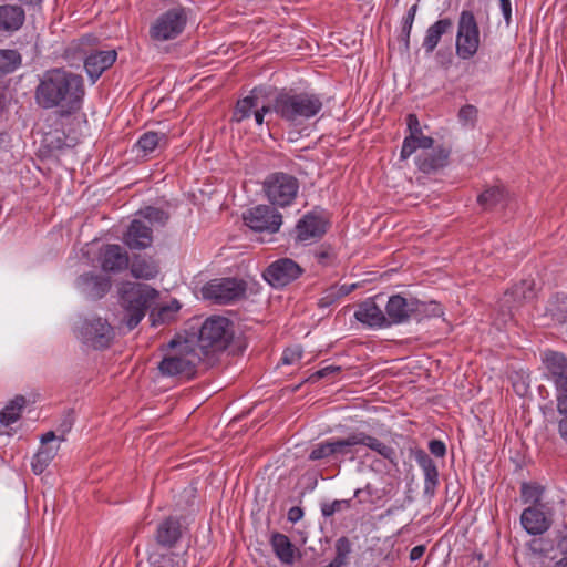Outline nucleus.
Wrapping results in <instances>:
<instances>
[{
    "label": "nucleus",
    "instance_id": "1",
    "mask_svg": "<svg viewBox=\"0 0 567 567\" xmlns=\"http://www.w3.org/2000/svg\"><path fill=\"white\" fill-rule=\"evenodd\" d=\"M84 95L83 76L64 68H52L43 72L34 92L40 107L56 109L61 117L78 113L83 106Z\"/></svg>",
    "mask_w": 567,
    "mask_h": 567
},
{
    "label": "nucleus",
    "instance_id": "2",
    "mask_svg": "<svg viewBox=\"0 0 567 567\" xmlns=\"http://www.w3.org/2000/svg\"><path fill=\"white\" fill-rule=\"evenodd\" d=\"M194 340L172 339L162 347L164 354L157 363L158 377L174 382L190 381L197 377L203 354L198 353Z\"/></svg>",
    "mask_w": 567,
    "mask_h": 567
},
{
    "label": "nucleus",
    "instance_id": "3",
    "mask_svg": "<svg viewBox=\"0 0 567 567\" xmlns=\"http://www.w3.org/2000/svg\"><path fill=\"white\" fill-rule=\"evenodd\" d=\"M275 114L290 126H300L323 109L322 95L313 91L282 89L274 96Z\"/></svg>",
    "mask_w": 567,
    "mask_h": 567
},
{
    "label": "nucleus",
    "instance_id": "4",
    "mask_svg": "<svg viewBox=\"0 0 567 567\" xmlns=\"http://www.w3.org/2000/svg\"><path fill=\"white\" fill-rule=\"evenodd\" d=\"M235 336L234 323L223 316L207 318L196 333L188 336L187 340H194L198 353L203 354L205 361L224 352L231 343Z\"/></svg>",
    "mask_w": 567,
    "mask_h": 567
},
{
    "label": "nucleus",
    "instance_id": "5",
    "mask_svg": "<svg viewBox=\"0 0 567 567\" xmlns=\"http://www.w3.org/2000/svg\"><path fill=\"white\" fill-rule=\"evenodd\" d=\"M96 37L92 34H84L81 38L71 41V43L65 50L66 54L85 55L84 69L92 83H95L100 79V76L115 63L117 59V52L114 49H92V47L96 44Z\"/></svg>",
    "mask_w": 567,
    "mask_h": 567
},
{
    "label": "nucleus",
    "instance_id": "6",
    "mask_svg": "<svg viewBox=\"0 0 567 567\" xmlns=\"http://www.w3.org/2000/svg\"><path fill=\"white\" fill-rule=\"evenodd\" d=\"M157 297L158 291L145 284H130L124 287L121 301L124 309V321L130 330L142 321Z\"/></svg>",
    "mask_w": 567,
    "mask_h": 567
},
{
    "label": "nucleus",
    "instance_id": "7",
    "mask_svg": "<svg viewBox=\"0 0 567 567\" xmlns=\"http://www.w3.org/2000/svg\"><path fill=\"white\" fill-rule=\"evenodd\" d=\"M299 188L298 178L285 172L271 173L262 182L265 196L274 207L291 206L298 196Z\"/></svg>",
    "mask_w": 567,
    "mask_h": 567
},
{
    "label": "nucleus",
    "instance_id": "8",
    "mask_svg": "<svg viewBox=\"0 0 567 567\" xmlns=\"http://www.w3.org/2000/svg\"><path fill=\"white\" fill-rule=\"evenodd\" d=\"M481 45V31L471 10H462L457 20L455 37V53L460 60L466 61L474 58Z\"/></svg>",
    "mask_w": 567,
    "mask_h": 567
},
{
    "label": "nucleus",
    "instance_id": "9",
    "mask_svg": "<svg viewBox=\"0 0 567 567\" xmlns=\"http://www.w3.org/2000/svg\"><path fill=\"white\" fill-rule=\"evenodd\" d=\"M187 21L186 8L176 4L156 18L150 28V37L157 42L174 40L184 32Z\"/></svg>",
    "mask_w": 567,
    "mask_h": 567
},
{
    "label": "nucleus",
    "instance_id": "10",
    "mask_svg": "<svg viewBox=\"0 0 567 567\" xmlns=\"http://www.w3.org/2000/svg\"><path fill=\"white\" fill-rule=\"evenodd\" d=\"M78 338L86 346L103 350L111 346L114 330L107 320L100 317L84 318L76 327Z\"/></svg>",
    "mask_w": 567,
    "mask_h": 567
},
{
    "label": "nucleus",
    "instance_id": "11",
    "mask_svg": "<svg viewBox=\"0 0 567 567\" xmlns=\"http://www.w3.org/2000/svg\"><path fill=\"white\" fill-rule=\"evenodd\" d=\"M247 284L237 278L213 279L202 288L204 299L216 305H229L245 297Z\"/></svg>",
    "mask_w": 567,
    "mask_h": 567
},
{
    "label": "nucleus",
    "instance_id": "12",
    "mask_svg": "<svg viewBox=\"0 0 567 567\" xmlns=\"http://www.w3.org/2000/svg\"><path fill=\"white\" fill-rule=\"evenodd\" d=\"M245 224L258 233H277L282 225V215L272 205H257L243 215Z\"/></svg>",
    "mask_w": 567,
    "mask_h": 567
},
{
    "label": "nucleus",
    "instance_id": "13",
    "mask_svg": "<svg viewBox=\"0 0 567 567\" xmlns=\"http://www.w3.org/2000/svg\"><path fill=\"white\" fill-rule=\"evenodd\" d=\"M303 269L290 258L272 261L262 274L264 279L274 288H282L297 280Z\"/></svg>",
    "mask_w": 567,
    "mask_h": 567
},
{
    "label": "nucleus",
    "instance_id": "14",
    "mask_svg": "<svg viewBox=\"0 0 567 567\" xmlns=\"http://www.w3.org/2000/svg\"><path fill=\"white\" fill-rule=\"evenodd\" d=\"M99 264L103 271L118 274L130 266L128 254L117 244H105L99 250Z\"/></svg>",
    "mask_w": 567,
    "mask_h": 567
},
{
    "label": "nucleus",
    "instance_id": "15",
    "mask_svg": "<svg viewBox=\"0 0 567 567\" xmlns=\"http://www.w3.org/2000/svg\"><path fill=\"white\" fill-rule=\"evenodd\" d=\"M328 229L327 220L316 213H307L296 225V239L309 241L320 239Z\"/></svg>",
    "mask_w": 567,
    "mask_h": 567
},
{
    "label": "nucleus",
    "instance_id": "16",
    "mask_svg": "<svg viewBox=\"0 0 567 567\" xmlns=\"http://www.w3.org/2000/svg\"><path fill=\"white\" fill-rule=\"evenodd\" d=\"M412 297L405 298L400 293L389 297L384 307L389 328L412 321Z\"/></svg>",
    "mask_w": 567,
    "mask_h": 567
},
{
    "label": "nucleus",
    "instance_id": "17",
    "mask_svg": "<svg viewBox=\"0 0 567 567\" xmlns=\"http://www.w3.org/2000/svg\"><path fill=\"white\" fill-rule=\"evenodd\" d=\"M543 363L555 390L567 388V358L560 352L549 350L544 353Z\"/></svg>",
    "mask_w": 567,
    "mask_h": 567
},
{
    "label": "nucleus",
    "instance_id": "18",
    "mask_svg": "<svg viewBox=\"0 0 567 567\" xmlns=\"http://www.w3.org/2000/svg\"><path fill=\"white\" fill-rule=\"evenodd\" d=\"M123 243L131 250H144L152 246L153 230L144 221L133 219L123 234Z\"/></svg>",
    "mask_w": 567,
    "mask_h": 567
},
{
    "label": "nucleus",
    "instance_id": "19",
    "mask_svg": "<svg viewBox=\"0 0 567 567\" xmlns=\"http://www.w3.org/2000/svg\"><path fill=\"white\" fill-rule=\"evenodd\" d=\"M183 536V526L179 518L168 516L161 520L155 530V542L164 549L174 548Z\"/></svg>",
    "mask_w": 567,
    "mask_h": 567
},
{
    "label": "nucleus",
    "instance_id": "20",
    "mask_svg": "<svg viewBox=\"0 0 567 567\" xmlns=\"http://www.w3.org/2000/svg\"><path fill=\"white\" fill-rule=\"evenodd\" d=\"M354 318L370 328H389V323L385 318V309L383 310L378 306L374 298H368L360 302L354 312Z\"/></svg>",
    "mask_w": 567,
    "mask_h": 567
},
{
    "label": "nucleus",
    "instance_id": "21",
    "mask_svg": "<svg viewBox=\"0 0 567 567\" xmlns=\"http://www.w3.org/2000/svg\"><path fill=\"white\" fill-rule=\"evenodd\" d=\"M450 154L451 151L442 145L432 147V151L423 150L415 157V165L422 173L431 174L447 165Z\"/></svg>",
    "mask_w": 567,
    "mask_h": 567
},
{
    "label": "nucleus",
    "instance_id": "22",
    "mask_svg": "<svg viewBox=\"0 0 567 567\" xmlns=\"http://www.w3.org/2000/svg\"><path fill=\"white\" fill-rule=\"evenodd\" d=\"M78 286L91 299H101L110 288V278L94 272H85L78 278Z\"/></svg>",
    "mask_w": 567,
    "mask_h": 567
},
{
    "label": "nucleus",
    "instance_id": "23",
    "mask_svg": "<svg viewBox=\"0 0 567 567\" xmlns=\"http://www.w3.org/2000/svg\"><path fill=\"white\" fill-rule=\"evenodd\" d=\"M25 21L22 6L0 4V33L12 34L19 31Z\"/></svg>",
    "mask_w": 567,
    "mask_h": 567
},
{
    "label": "nucleus",
    "instance_id": "24",
    "mask_svg": "<svg viewBox=\"0 0 567 567\" xmlns=\"http://www.w3.org/2000/svg\"><path fill=\"white\" fill-rule=\"evenodd\" d=\"M414 456L424 475V495L433 497L439 485V471L436 464L423 450H417Z\"/></svg>",
    "mask_w": 567,
    "mask_h": 567
},
{
    "label": "nucleus",
    "instance_id": "25",
    "mask_svg": "<svg viewBox=\"0 0 567 567\" xmlns=\"http://www.w3.org/2000/svg\"><path fill=\"white\" fill-rule=\"evenodd\" d=\"M520 524L528 534L542 535L549 529L551 522L543 509L537 506H529L523 511Z\"/></svg>",
    "mask_w": 567,
    "mask_h": 567
},
{
    "label": "nucleus",
    "instance_id": "26",
    "mask_svg": "<svg viewBox=\"0 0 567 567\" xmlns=\"http://www.w3.org/2000/svg\"><path fill=\"white\" fill-rule=\"evenodd\" d=\"M533 280H522L518 284L514 285L511 289H508L503 297V305L508 307L509 309L518 308L525 301L532 300L535 298V289H534Z\"/></svg>",
    "mask_w": 567,
    "mask_h": 567
},
{
    "label": "nucleus",
    "instance_id": "27",
    "mask_svg": "<svg viewBox=\"0 0 567 567\" xmlns=\"http://www.w3.org/2000/svg\"><path fill=\"white\" fill-rule=\"evenodd\" d=\"M453 25V20L445 17L439 19L427 28L422 43V47L427 54L435 50L444 34L452 32Z\"/></svg>",
    "mask_w": 567,
    "mask_h": 567
},
{
    "label": "nucleus",
    "instance_id": "28",
    "mask_svg": "<svg viewBox=\"0 0 567 567\" xmlns=\"http://www.w3.org/2000/svg\"><path fill=\"white\" fill-rule=\"evenodd\" d=\"M168 146V136L164 132L147 131L143 133L134 145L138 154L148 156L157 148L164 150Z\"/></svg>",
    "mask_w": 567,
    "mask_h": 567
},
{
    "label": "nucleus",
    "instance_id": "29",
    "mask_svg": "<svg viewBox=\"0 0 567 567\" xmlns=\"http://www.w3.org/2000/svg\"><path fill=\"white\" fill-rule=\"evenodd\" d=\"M330 443L333 462H343L347 457L353 460L357 453L354 447L359 445L358 432H352L347 437L330 439Z\"/></svg>",
    "mask_w": 567,
    "mask_h": 567
},
{
    "label": "nucleus",
    "instance_id": "30",
    "mask_svg": "<svg viewBox=\"0 0 567 567\" xmlns=\"http://www.w3.org/2000/svg\"><path fill=\"white\" fill-rule=\"evenodd\" d=\"M269 543L274 554L282 564L290 565L293 563L296 547L287 535L274 532L270 536Z\"/></svg>",
    "mask_w": 567,
    "mask_h": 567
},
{
    "label": "nucleus",
    "instance_id": "31",
    "mask_svg": "<svg viewBox=\"0 0 567 567\" xmlns=\"http://www.w3.org/2000/svg\"><path fill=\"white\" fill-rule=\"evenodd\" d=\"M128 267L132 276L137 279L148 280L155 278L158 274V266L156 261L141 255H134Z\"/></svg>",
    "mask_w": 567,
    "mask_h": 567
},
{
    "label": "nucleus",
    "instance_id": "32",
    "mask_svg": "<svg viewBox=\"0 0 567 567\" xmlns=\"http://www.w3.org/2000/svg\"><path fill=\"white\" fill-rule=\"evenodd\" d=\"M359 445H363L369 447L370 450L377 452L383 458L388 460L392 464L396 462V452L395 450L380 441L379 439L365 433L358 432Z\"/></svg>",
    "mask_w": 567,
    "mask_h": 567
},
{
    "label": "nucleus",
    "instance_id": "33",
    "mask_svg": "<svg viewBox=\"0 0 567 567\" xmlns=\"http://www.w3.org/2000/svg\"><path fill=\"white\" fill-rule=\"evenodd\" d=\"M412 320L417 322L432 318L440 317L443 315V309L439 302L435 301H421L415 297H412Z\"/></svg>",
    "mask_w": 567,
    "mask_h": 567
},
{
    "label": "nucleus",
    "instance_id": "34",
    "mask_svg": "<svg viewBox=\"0 0 567 567\" xmlns=\"http://www.w3.org/2000/svg\"><path fill=\"white\" fill-rule=\"evenodd\" d=\"M503 186H491L477 196V203L484 210H491L506 200Z\"/></svg>",
    "mask_w": 567,
    "mask_h": 567
},
{
    "label": "nucleus",
    "instance_id": "35",
    "mask_svg": "<svg viewBox=\"0 0 567 567\" xmlns=\"http://www.w3.org/2000/svg\"><path fill=\"white\" fill-rule=\"evenodd\" d=\"M434 145V140L432 137H417L408 135L404 137L400 158L402 161H406L412 154H414L419 148L430 150Z\"/></svg>",
    "mask_w": 567,
    "mask_h": 567
},
{
    "label": "nucleus",
    "instance_id": "36",
    "mask_svg": "<svg viewBox=\"0 0 567 567\" xmlns=\"http://www.w3.org/2000/svg\"><path fill=\"white\" fill-rule=\"evenodd\" d=\"M27 400L23 395H17L11 400L0 413V423L4 426H9L17 422L25 406Z\"/></svg>",
    "mask_w": 567,
    "mask_h": 567
},
{
    "label": "nucleus",
    "instance_id": "37",
    "mask_svg": "<svg viewBox=\"0 0 567 567\" xmlns=\"http://www.w3.org/2000/svg\"><path fill=\"white\" fill-rule=\"evenodd\" d=\"M258 107L257 89L250 91L249 95L237 101L233 113V121L241 122L250 117L254 109Z\"/></svg>",
    "mask_w": 567,
    "mask_h": 567
},
{
    "label": "nucleus",
    "instance_id": "38",
    "mask_svg": "<svg viewBox=\"0 0 567 567\" xmlns=\"http://www.w3.org/2000/svg\"><path fill=\"white\" fill-rule=\"evenodd\" d=\"M56 450L52 446H41V449L33 456L31 467L34 474L40 475L44 472L48 465L56 455Z\"/></svg>",
    "mask_w": 567,
    "mask_h": 567
},
{
    "label": "nucleus",
    "instance_id": "39",
    "mask_svg": "<svg viewBox=\"0 0 567 567\" xmlns=\"http://www.w3.org/2000/svg\"><path fill=\"white\" fill-rule=\"evenodd\" d=\"M22 58L17 50H0V78L21 65Z\"/></svg>",
    "mask_w": 567,
    "mask_h": 567
},
{
    "label": "nucleus",
    "instance_id": "40",
    "mask_svg": "<svg viewBox=\"0 0 567 567\" xmlns=\"http://www.w3.org/2000/svg\"><path fill=\"white\" fill-rule=\"evenodd\" d=\"M352 287L347 286H331L328 289H326L322 293V296L318 300V307L319 308H328L332 306L336 301H338L340 298L346 297L348 293L351 292Z\"/></svg>",
    "mask_w": 567,
    "mask_h": 567
},
{
    "label": "nucleus",
    "instance_id": "41",
    "mask_svg": "<svg viewBox=\"0 0 567 567\" xmlns=\"http://www.w3.org/2000/svg\"><path fill=\"white\" fill-rule=\"evenodd\" d=\"M336 556L331 560L337 567H344L349 561V555L352 551V544L350 539L346 536H342L337 539L336 545Z\"/></svg>",
    "mask_w": 567,
    "mask_h": 567
},
{
    "label": "nucleus",
    "instance_id": "42",
    "mask_svg": "<svg viewBox=\"0 0 567 567\" xmlns=\"http://www.w3.org/2000/svg\"><path fill=\"white\" fill-rule=\"evenodd\" d=\"M308 460L333 462L330 439L315 444L308 454Z\"/></svg>",
    "mask_w": 567,
    "mask_h": 567
},
{
    "label": "nucleus",
    "instance_id": "43",
    "mask_svg": "<svg viewBox=\"0 0 567 567\" xmlns=\"http://www.w3.org/2000/svg\"><path fill=\"white\" fill-rule=\"evenodd\" d=\"M555 546V540L548 538H534L527 544V547L533 555L544 558L549 556Z\"/></svg>",
    "mask_w": 567,
    "mask_h": 567
},
{
    "label": "nucleus",
    "instance_id": "44",
    "mask_svg": "<svg viewBox=\"0 0 567 567\" xmlns=\"http://www.w3.org/2000/svg\"><path fill=\"white\" fill-rule=\"evenodd\" d=\"M152 225L165 226L169 219V214L162 208L147 206L138 212Z\"/></svg>",
    "mask_w": 567,
    "mask_h": 567
},
{
    "label": "nucleus",
    "instance_id": "45",
    "mask_svg": "<svg viewBox=\"0 0 567 567\" xmlns=\"http://www.w3.org/2000/svg\"><path fill=\"white\" fill-rule=\"evenodd\" d=\"M416 11L417 4L411 6L402 20L401 41L403 42L406 50L410 47V35L416 16Z\"/></svg>",
    "mask_w": 567,
    "mask_h": 567
},
{
    "label": "nucleus",
    "instance_id": "46",
    "mask_svg": "<svg viewBox=\"0 0 567 567\" xmlns=\"http://www.w3.org/2000/svg\"><path fill=\"white\" fill-rule=\"evenodd\" d=\"M478 110L475 105H463L457 114L458 121L463 126L474 127L477 121Z\"/></svg>",
    "mask_w": 567,
    "mask_h": 567
},
{
    "label": "nucleus",
    "instance_id": "47",
    "mask_svg": "<svg viewBox=\"0 0 567 567\" xmlns=\"http://www.w3.org/2000/svg\"><path fill=\"white\" fill-rule=\"evenodd\" d=\"M352 505V499H336L331 503H323L321 505V514L323 517H331L338 512L349 509Z\"/></svg>",
    "mask_w": 567,
    "mask_h": 567
},
{
    "label": "nucleus",
    "instance_id": "48",
    "mask_svg": "<svg viewBox=\"0 0 567 567\" xmlns=\"http://www.w3.org/2000/svg\"><path fill=\"white\" fill-rule=\"evenodd\" d=\"M302 353L303 351L300 346L287 348L282 353L281 362L284 364H293L302 358Z\"/></svg>",
    "mask_w": 567,
    "mask_h": 567
},
{
    "label": "nucleus",
    "instance_id": "49",
    "mask_svg": "<svg viewBox=\"0 0 567 567\" xmlns=\"http://www.w3.org/2000/svg\"><path fill=\"white\" fill-rule=\"evenodd\" d=\"M542 492L539 491L538 486L524 483L522 485V497L525 503L534 501L538 502L540 498Z\"/></svg>",
    "mask_w": 567,
    "mask_h": 567
},
{
    "label": "nucleus",
    "instance_id": "50",
    "mask_svg": "<svg viewBox=\"0 0 567 567\" xmlns=\"http://www.w3.org/2000/svg\"><path fill=\"white\" fill-rule=\"evenodd\" d=\"M406 125L409 130V135L411 136H420V137H426L423 135L422 127L420 125V121L417 116L413 113L408 114L406 116Z\"/></svg>",
    "mask_w": 567,
    "mask_h": 567
},
{
    "label": "nucleus",
    "instance_id": "51",
    "mask_svg": "<svg viewBox=\"0 0 567 567\" xmlns=\"http://www.w3.org/2000/svg\"><path fill=\"white\" fill-rule=\"evenodd\" d=\"M556 548L560 554V558H567V525L564 530H559L555 537Z\"/></svg>",
    "mask_w": 567,
    "mask_h": 567
},
{
    "label": "nucleus",
    "instance_id": "52",
    "mask_svg": "<svg viewBox=\"0 0 567 567\" xmlns=\"http://www.w3.org/2000/svg\"><path fill=\"white\" fill-rule=\"evenodd\" d=\"M151 318L153 321V326H155L157 323L162 324V323H165L166 321H169L173 318L171 307H168V306L162 307L156 315L154 313V311H152Z\"/></svg>",
    "mask_w": 567,
    "mask_h": 567
},
{
    "label": "nucleus",
    "instance_id": "53",
    "mask_svg": "<svg viewBox=\"0 0 567 567\" xmlns=\"http://www.w3.org/2000/svg\"><path fill=\"white\" fill-rule=\"evenodd\" d=\"M557 411L567 416V388L556 390Z\"/></svg>",
    "mask_w": 567,
    "mask_h": 567
},
{
    "label": "nucleus",
    "instance_id": "54",
    "mask_svg": "<svg viewBox=\"0 0 567 567\" xmlns=\"http://www.w3.org/2000/svg\"><path fill=\"white\" fill-rule=\"evenodd\" d=\"M166 563L169 567H187L186 553H183L182 555L171 553L167 555Z\"/></svg>",
    "mask_w": 567,
    "mask_h": 567
},
{
    "label": "nucleus",
    "instance_id": "55",
    "mask_svg": "<svg viewBox=\"0 0 567 567\" xmlns=\"http://www.w3.org/2000/svg\"><path fill=\"white\" fill-rule=\"evenodd\" d=\"M429 450L436 457H444L446 454L445 443L441 440H431L429 442Z\"/></svg>",
    "mask_w": 567,
    "mask_h": 567
},
{
    "label": "nucleus",
    "instance_id": "56",
    "mask_svg": "<svg viewBox=\"0 0 567 567\" xmlns=\"http://www.w3.org/2000/svg\"><path fill=\"white\" fill-rule=\"evenodd\" d=\"M316 259L321 265H328L333 258L334 254L330 248L320 249L316 252Z\"/></svg>",
    "mask_w": 567,
    "mask_h": 567
},
{
    "label": "nucleus",
    "instance_id": "57",
    "mask_svg": "<svg viewBox=\"0 0 567 567\" xmlns=\"http://www.w3.org/2000/svg\"><path fill=\"white\" fill-rule=\"evenodd\" d=\"M470 567H487L488 563L486 561L484 555L482 553H474L468 558Z\"/></svg>",
    "mask_w": 567,
    "mask_h": 567
},
{
    "label": "nucleus",
    "instance_id": "58",
    "mask_svg": "<svg viewBox=\"0 0 567 567\" xmlns=\"http://www.w3.org/2000/svg\"><path fill=\"white\" fill-rule=\"evenodd\" d=\"M340 370H341V368L338 365H328V367H324V368L318 370L316 373H313L311 375V379L318 380V379L324 378L331 373L339 372Z\"/></svg>",
    "mask_w": 567,
    "mask_h": 567
},
{
    "label": "nucleus",
    "instance_id": "59",
    "mask_svg": "<svg viewBox=\"0 0 567 567\" xmlns=\"http://www.w3.org/2000/svg\"><path fill=\"white\" fill-rule=\"evenodd\" d=\"M501 3V10L504 17V20L506 24L508 25L512 20V7H511V0H499Z\"/></svg>",
    "mask_w": 567,
    "mask_h": 567
},
{
    "label": "nucleus",
    "instance_id": "60",
    "mask_svg": "<svg viewBox=\"0 0 567 567\" xmlns=\"http://www.w3.org/2000/svg\"><path fill=\"white\" fill-rule=\"evenodd\" d=\"M303 517V509L299 506H293L288 511L287 518L291 523H297Z\"/></svg>",
    "mask_w": 567,
    "mask_h": 567
},
{
    "label": "nucleus",
    "instance_id": "61",
    "mask_svg": "<svg viewBox=\"0 0 567 567\" xmlns=\"http://www.w3.org/2000/svg\"><path fill=\"white\" fill-rule=\"evenodd\" d=\"M73 422H74L73 412L69 411L66 413L65 417L63 419L62 423L60 424L59 430L61 431V433L62 434L68 433L71 430Z\"/></svg>",
    "mask_w": 567,
    "mask_h": 567
},
{
    "label": "nucleus",
    "instance_id": "62",
    "mask_svg": "<svg viewBox=\"0 0 567 567\" xmlns=\"http://www.w3.org/2000/svg\"><path fill=\"white\" fill-rule=\"evenodd\" d=\"M11 147V136L7 132L0 133V152H7Z\"/></svg>",
    "mask_w": 567,
    "mask_h": 567
},
{
    "label": "nucleus",
    "instance_id": "63",
    "mask_svg": "<svg viewBox=\"0 0 567 567\" xmlns=\"http://www.w3.org/2000/svg\"><path fill=\"white\" fill-rule=\"evenodd\" d=\"M425 546L424 545H417L413 547L410 551V560L415 561L419 560L425 553Z\"/></svg>",
    "mask_w": 567,
    "mask_h": 567
},
{
    "label": "nucleus",
    "instance_id": "64",
    "mask_svg": "<svg viewBox=\"0 0 567 567\" xmlns=\"http://www.w3.org/2000/svg\"><path fill=\"white\" fill-rule=\"evenodd\" d=\"M558 433L561 439L567 441V416L558 422Z\"/></svg>",
    "mask_w": 567,
    "mask_h": 567
}]
</instances>
